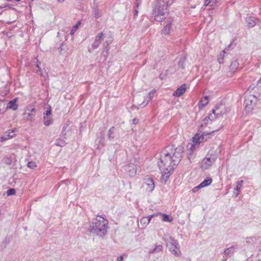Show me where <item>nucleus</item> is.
I'll list each match as a JSON object with an SVG mask.
<instances>
[{
    "instance_id": "obj_17",
    "label": "nucleus",
    "mask_w": 261,
    "mask_h": 261,
    "mask_svg": "<svg viewBox=\"0 0 261 261\" xmlns=\"http://www.w3.org/2000/svg\"><path fill=\"white\" fill-rule=\"evenodd\" d=\"M171 28H172V22L170 21H167L165 27H164V29L162 30L163 33L165 35L169 34L170 33Z\"/></svg>"
},
{
    "instance_id": "obj_22",
    "label": "nucleus",
    "mask_w": 261,
    "mask_h": 261,
    "mask_svg": "<svg viewBox=\"0 0 261 261\" xmlns=\"http://www.w3.org/2000/svg\"><path fill=\"white\" fill-rule=\"evenodd\" d=\"M53 123V119L51 117H43V123L45 126H49Z\"/></svg>"
},
{
    "instance_id": "obj_45",
    "label": "nucleus",
    "mask_w": 261,
    "mask_h": 261,
    "mask_svg": "<svg viewBox=\"0 0 261 261\" xmlns=\"http://www.w3.org/2000/svg\"><path fill=\"white\" fill-rule=\"evenodd\" d=\"M135 13H136V14H137L138 13V11H136Z\"/></svg>"
},
{
    "instance_id": "obj_18",
    "label": "nucleus",
    "mask_w": 261,
    "mask_h": 261,
    "mask_svg": "<svg viewBox=\"0 0 261 261\" xmlns=\"http://www.w3.org/2000/svg\"><path fill=\"white\" fill-rule=\"evenodd\" d=\"M17 99H14L13 100L9 101L7 105V109H10L13 110L17 109V105H16Z\"/></svg>"
},
{
    "instance_id": "obj_39",
    "label": "nucleus",
    "mask_w": 261,
    "mask_h": 261,
    "mask_svg": "<svg viewBox=\"0 0 261 261\" xmlns=\"http://www.w3.org/2000/svg\"><path fill=\"white\" fill-rule=\"evenodd\" d=\"M5 163H6V164H7L10 165V164H11V160H10V159H8H8H7L6 160V161H5Z\"/></svg>"
},
{
    "instance_id": "obj_36",
    "label": "nucleus",
    "mask_w": 261,
    "mask_h": 261,
    "mask_svg": "<svg viewBox=\"0 0 261 261\" xmlns=\"http://www.w3.org/2000/svg\"><path fill=\"white\" fill-rule=\"evenodd\" d=\"M143 98L142 97H137L135 100V103L137 105V106H139L137 105V100L139 103H142L143 101H142Z\"/></svg>"
},
{
    "instance_id": "obj_38",
    "label": "nucleus",
    "mask_w": 261,
    "mask_h": 261,
    "mask_svg": "<svg viewBox=\"0 0 261 261\" xmlns=\"http://www.w3.org/2000/svg\"><path fill=\"white\" fill-rule=\"evenodd\" d=\"M133 122L134 124H137L139 122V120L137 118H134L133 120Z\"/></svg>"
},
{
    "instance_id": "obj_27",
    "label": "nucleus",
    "mask_w": 261,
    "mask_h": 261,
    "mask_svg": "<svg viewBox=\"0 0 261 261\" xmlns=\"http://www.w3.org/2000/svg\"><path fill=\"white\" fill-rule=\"evenodd\" d=\"M212 182V180L211 178H209L204 180L200 184L202 188L205 187L208 185H210Z\"/></svg>"
},
{
    "instance_id": "obj_47",
    "label": "nucleus",
    "mask_w": 261,
    "mask_h": 261,
    "mask_svg": "<svg viewBox=\"0 0 261 261\" xmlns=\"http://www.w3.org/2000/svg\"><path fill=\"white\" fill-rule=\"evenodd\" d=\"M258 261H261V260H258Z\"/></svg>"
},
{
    "instance_id": "obj_34",
    "label": "nucleus",
    "mask_w": 261,
    "mask_h": 261,
    "mask_svg": "<svg viewBox=\"0 0 261 261\" xmlns=\"http://www.w3.org/2000/svg\"><path fill=\"white\" fill-rule=\"evenodd\" d=\"M15 194V190L14 189H10L7 191V196L13 195Z\"/></svg>"
},
{
    "instance_id": "obj_26",
    "label": "nucleus",
    "mask_w": 261,
    "mask_h": 261,
    "mask_svg": "<svg viewBox=\"0 0 261 261\" xmlns=\"http://www.w3.org/2000/svg\"><path fill=\"white\" fill-rule=\"evenodd\" d=\"M108 137L109 140H112L115 138L114 136V128L113 127H111L108 131Z\"/></svg>"
},
{
    "instance_id": "obj_9",
    "label": "nucleus",
    "mask_w": 261,
    "mask_h": 261,
    "mask_svg": "<svg viewBox=\"0 0 261 261\" xmlns=\"http://www.w3.org/2000/svg\"><path fill=\"white\" fill-rule=\"evenodd\" d=\"M145 187L146 191L151 192L154 189V184L152 179L147 178L145 179Z\"/></svg>"
},
{
    "instance_id": "obj_10",
    "label": "nucleus",
    "mask_w": 261,
    "mask_h": 261,
    "mask_svg": "<svg viewBox=\"0 0 261 261\" xmlns=\"http://www.w3.org/2000/svg\"><path fill=\"white\" fill-rule=\"evenodd\" d=\"M187 86L186 84H182L180 87L178 88L173 93V95L175 97H180L186 91Z\"/></svg>"
},
{
    "instance_id": "obj_13",
    "label": "nucleus",
    "mask_w": 261,
    "mask_h": 261,
    "mask_svg": "<svg viewBox=\"0 0 261 261\" xmlns=\"http://www.w3.org/2000/svg\"><path fill=\"white\" fill-rule=\"evenodd\" d=\"M158 216L157 214L149 215L148 217H143L140 220V224L142 226H147L150 222L152 218Z\"/></svg>"
},
{
    "instance_id": "obj_44",
    "label": "nucleus",
    "mask_w": 261,
    "mask_h": 261,
    "mask_svg": "<svg viewBox=\"0 0 261 261\" xmlns=\"http://www.w3.org/2000/svg\"><path fill=\"white\" fill-rule=\"evenodd\" d=\"M37 67L38 68V69H39V64H37Z\"/></svg>"
},
{
    "instance_id": "obj_43",
    "label": "nucleus",
    "mask_w": 261,
    "mask_h": 261,
    "mask_svg": "<svg viewBox=\"0 0 261 261\" xmlns=\"http://www.w3.org/2000/svg\"><path fill=\"white\" fill-rule=\"evenodd\" d=\"M59 2H63L64 0H58Z\"/></svg>"
},
{
    "instance_id": "obj_16",
    "label": "nucleus",
    "mask_w": 261,
    "mask_h": 261,
    "mask_svg": "<svg viewBox=\"0 0 261 261\" xmlns=\"http://www.w3.org/2000/svg\"><path fill=\"white\" fill-rule=\"evenodd\" d=\"M35 115V108H32L31 110V112L29 113H25L24 114V118L27 120H32Z\"/></svg>"
},
{
    "instance_id": "obj_30",
    "label": "nucleus",
    "mask_w": 261,
    "mask_h": 261,
    "mask_svg": "<svg viewBox=\"0 0 261 261\" xmlns=\"http://www.w3.org/2000/svg\"><path fill=\"white\" fill-rule=\"evenodd\" d=\"M51 108L50 105H48L46 108V111L44 113V116L43 117H48L49 115H51Z\"/></svg>"
},
{
    "instance_id": "obj_5",
    "label": "nucleus",
    "mask_w": 261,
    "mask_h": 261,
    "mask_svg": "<svg viewBox=\"0 0 261 261\" xmlns=\"http://www.w3.org/2000/svg\"><path fill=\"white\" fill-rule=\"evenodd\" d=\"M257 98L255 96L246 93L245 99V110L247 112H250L255 106Z\"/></svg>"
},
{
    "instance_id": "obj_1",
    "label": "nucleus",
    "mask_w": 261,
    "mask_h": 261,
    "mask_svg": "<svg viewBox=\"0 0 261 261\" xmlns=\"http://www.w3.org/2000/svg\"><path fill=\"white\" fill-rule=\"evenodd\" d=\"M183 148L178 146L173 149L166 148L161 152L158 166L162 173L161 181L165 182L174 168L180 162Z\"/></svg>"
},
{
    "instance_id": "obj_20",
    "label": "nucleus",
    "mask_w": 261,
    "mask_h": 261,
    "mask_svg": "<svg viewBox=\"0 0 261 261\" xmlns=\"http://www.w3.org/2000/svg\"><path fill=\"white\" fill-rule=\"evenodd\" d=\"M243 181L242 180L238 181L237 182V186L235 189L236 192L234 193L235 197H238L241 191V189L242 187V183Z\"/></svg>"
},
{
    "instance_id": "obj_3",
    "label": "nucleus",
    "mask_w": 261,
    "mask_h": 261,
    "mask_svg": "<svg viewBox=\"0 0 261 261\" xmlns=\"http://www.w3.org/2000/svg\"><path fill=\"white\" fill-rule=\"evenodd\" d=\"M109 227L108 221L100 216H97L90 224L89 231L93 235L103 238Z\"/></svg>"
},
{
    "instance_id": "obj_29",
    "label": "nucleus",
    "mask_w": 261,
    "mask_h": 261,
    "mask_svg": "<svg viewBox=\"0 0 261 261\" xmlns=\"http://www.w3.org/2000/svg\"><path fill=\"white\" fill-rule=\"evenodd\" d=\"M163 249V246L161 245H157L156 247L153 249L152 250L150 251V253H156L162 251Z\"/></svg>"
},
{
    "instance_id": "obj_19",
    "label": "nucleus",
    "mask_w": 261,
    "mask_h": 261,
    "mask_svg": "<svg viewBox=\"0 0 261 261\" xmlns=\"http://www.w3.org/2000/svg\"><path fill=\"white\" fill-rule=\"evenodd\" d=\"M231 44H230L227 47H226L222 52H221L218 56V61L219 63H223L224 55L226 53V50H228V48L231 46Z\"/></svg>"
},
{
    "instance_id": "obj_40",
    "label": "nucleus",
    "mask_w": 261,
    "mask_h": 261,
    "mask_svg": "<svg viewBox=\"0 0 261 261\" xmlns=\"http://www.w3.org/2000/svg\"><path fill=\"white\" fill-rule=\"evenodd\" d=\"M103 140H104V138H99V142H101V143H103ZM103 146V144H102V146Z\"/></svg>"
},
{
    "instance_id": "obj_35",
    "label": "nucleus",
    "mask_w": 261,
    "mask_h": 261,
    "mask_svg": "<svg viewBox=\"0 0 261 261\" xmlns=\"http://www.w3.org/2000/svg\"><path fill=\"white\" fill-rule=\"evenodd\" d=\"M201 188H202V187L201 186L200 184H199L198 186L194 187L193 189H192V192L193 193H195V192H197L199 190L201 189Z\"/></svg>"
},
{
    "instance_id": "obj_12",
    "label": "nucleus",
    "mask_w": 261,
    "mask_h": 261,
    "mask_svg": "<svg viewBox=\"0 0 261 261\" xmlns=\"http://www.w3.org/2000/svg\"><path fill=\"white\" fill-rule=\"evenodd\" d=\"M15 130H9L8 132H6L5 135L0 137V142H3L5 140H8L14 137L15 135L12 134L15 132Z\"/></svg>"
},
{
    "instance_id": "obj_24",
    "label": "nucleus",
    "mask_w": 261,
    "mask_h": 261,
    "mask_svg": "<svg viewBox=\"0 0 261 261\" xmlns=\"http://www.w3.org/2000/svg\"><path fill=\"white\" fill-rule=\"evenodd\" d=\"M208 102V98L207 96H204L203 98L200 101L199 105L201 107H203L207 105Z\"/></svg>"
},
{
    "instance_id": "obj_23",
    "label": "nucleus",
    "mask_w": 261,
    "mask_h": 261,
    "mask_svg": "<svg viewBox=\"0 0 261 261\" xmlns=\"http://www.w3.org/2000/svg\"><path fill=\"white\" fill-rule=\"evenodd\" d=\"M219 0H205L204 6H207L210 5L211 6H214L217 5Z\"/></svg>"
},
{
    "instance_id": "obj_15",
    "label": "nucleus",
    "mask_w": 261,
    "mask_h": 261,
    "mask_svg": "<svg viewBox=\"0 0 261 261\" xmlns=\"http://www.w3.org/2000/svg\"><path fill=\"white\" fill-rule=\"evenodd\" d=\"M127 172L130 176H134L137 173L136 166L134 164L129 165L127 167Z\"/></svg>"
},
{
    "instance_id": "obj_41",
    "label": "nucleus",
    "mask_w": 261,
    "mask_h": 261,
    "mask_svg": "<svg viewBox=\"0 0 261 261\" xmlns=\"http://www.w3.org/2000/svg\"><path fill=\"white\" fill-rule=\"evenodd\" d=\"M56 144L57 146H62L61 144H59V143H56Z\"/></svg>"
},
{
    "instance_id": "obj_8",
    "label": "nucleus",
    "mask_w": 261,
    "mask_h": 261,
    "mask_svg": "<svg viewBox=\"0 0 261 261\" xmlns=\"http://www.w3.org/2000/svg\"><path fill=\"white\" fill-rule=\"evenodd\" d=\"M155 92V90L154 89V90H152L151 91H150L148 94V95H147V96L146 97H143L144 100H143V101L142 102V103H139L137 101V105L139 106V107H141V108H143V107H145L148 104V103L153 98Z\"/></svg>"
},
{
    "instance_id": "obj_11",
    "label": "nucleus",
    "mask_w": 261,
    "mask_h": 261,
    "mask_svg": "<svg viewBox=\"0 0 261 261\" xmlns=\"http://www.w3.org/2000/svg\"><path fill=\"white\" fill-rule=\"evenodd\" d=\"M103 35V33L101 32L96 36L95 40L92 44V47L93 49H96L99 46Z\"/></svg>"
},
{
    "instance_id": "obj_4",
    "label": "nucleus",
    "mask_w": 261,
    "mask_h": 261,
    "mask_svg": "<svg viewBox=\"0 0 261 261\" xmlns=\"http://www.w3.org/2000/svg\"><path fill=\"white\" fill-rule=\"evenodd\" d=\"M167 9V5L162 4L161 2L157 6L154 11V19L158 22L163 21L166 18Z\"/></svg>"
},
{
    "instance_id": "obj_33",
    "label": "nucleus",
    "mask_w": 261,
    "mask_h": 261,
    "mask_svg": "<svg viewBox=\"0 0 261 261\" xmlns=\"http://www.w3.org/2000/svg\"><path fill=\"white\" fill-rule=\"evenodd\" d=\"M36 166V163L32 161L29 162L28 164V167L32 169H34Z\"/></svg>"
},
{
    "instance_id": "obj_25",
    "label": "nucleus",
    "mask_w": 261,
    "mask_h": 261,
    "mask_svg": "<svg viewBox=\"0 0 261 261\" xmlns=\"http://www.w3.org/2000/svg\"><path fill=\"white\" fill-rule=\"evenodd\" d=\"M236 248V246H232L231 247H229V248H228L227 249H226L224 251V254L226 255H229V254H233V249H234Z\"/></svg>"
},
{
    "instance_id": "obj_32",
    "label": "nucleus",
    "mask_w": 261,
    "mask_h": 261,
    "mask_svg": "<svg viewBox=\"0 0 261 261\" xmlns=\"http://www.w3.org/2000/svg\"><path fill=\"white\" fill-rule=\"evenodd\" d=\"M185 60V58L182 57L180 59V60L178 61V65L179 67L183 69L184 68V62Z\"/></svg>"
},
{
    "instance_id": "obj_21",
    "label": "nucleus",
    "mask_w": 261,
    "mask_h": 261,
    "mask_svg": "<svg viewBox=\"0 0 261 261\" xmlns=\"http://www.w3.org/2000/svg\"><path fill=\"white\" fill-rule=\"evenodd\" d=\"M158 215H161L162 216L163 221L164 222H171L173 220V218L168 215L162 214L161 213H156Z\"/></svg>"
},
{
    "instance_id": "obj_37",
    "label": "nucleus",
    "mask_w": 261,
    "mask_h": 261,
    "mask_svg": "<svg viewBox=\"0 0 261 261\" xmlns=\"http://www.w3.org/2000/svg\"><path fill=\"white\" fill-rule=\"evenodd\" d=\"M123 257L122 255H120L117 258V261H123Z\"/></svg>"
},
{
    "instance_id": "obj_31",
    "label": "nucleus",
    "mask_w": 261,
    "mask_h": 261,
    "mask_svg": "<svg viewBox=\"0 0 261 261\" xmlns=\"http://www.w3.org/2000/svg\"><path fill=\"white\" fill-rule=\"evenodd\" d=\"M81 24L80 22L79 21L77 23L75 24L72 28L71 32L70 34L73 35L75 32L76 31V30L78 29L79 25Z\"/></svg>"
},
{
    "instance_id": "obj_7",
    "label": "nucleus",
    "mask_w": 261,
    "mask_h": 261,
    "mask_svg": "<svg viewBox=\"0 0 261 261\" xmlns=\"http://www.w3.org/2000/svg\"><path fill=\"white\" fill-rule=\"evenodd\" d=\"M216 160V156L215 155L211 154L210 156L207 155V156L202 161L201 167L203 169H206L212 165Z\"/></svg>"
},
{
    "instance_id": "obj_14",
    "label": "nucleus",
    "mask_w": 261,
    "mask_h": 261,
    "mask_svg": "<svg viewBox=\"0 0 261 261\" xmlns=\"http://www.w3.org/2000/svg\"><path fill=\"white\" fill-rule=\"evenodd\" d=\"M246 20L248 25L249 27H253L255 26L258 21L257 19L254 17H248L246 18Z\"/></svg>"
},
{
    "instance_id": "obj_2",
    "label": "nucleus",
    "mask_w": 261,
    "mask_h": 261,
    "mask_svg": "<svg viewBox=\"0 0 261 261\" xmlns=\"http://www.w3.org/2000/svg\"><path fill=\"white\" fill-rule=\"evenodd\" d=\"M224 113V105L221 104L217 105L215 107V109L213 110V113L203 120L201 125L199 128L198 133L192 138V144H189L188 145V147H189V149L191 150V151H192L193 149H195V147L197 146L202 140H206L207 138H205V136L213 134L222 128L223 126L221 125L218 129H216L211 132L204 130V127H206L210 122H211L214 118L220 116Z\"/></svg>"
},
{
    "instance_id": "obj_28",
    "label": "nucleus",
    "mask_w": 261,
    "mask_h": 261,
    "mask_svg": "<svg viewBox=\"0 0 261 261\" xmlns=\"http://www.w3.org/2000/svg\"><path fill=\"white\" fill-rule=\"evenodd\" d=\"M239 65V62L237 61H233L230 65V70L231 71H234L237 68Z\"/></svg>"
},
{
    "instance_id": "obj_6",
    "label": "nucleus",
    "mask_w": 261,
    "mask_h": 261,
    "mask_svg": "<svg viewBox=\"0 0 261 261\" xmlns=\"http://www.w3.org/2000/svg\"><path fill=\"white\" fill-rule=\"evenodd\" d=\"M170 251L172 253L176 256H179L181 252L179 250V247L178 242L173 238L170 237L169 239V242L167 244Z\"/></svg>"
},
{
    "instance_id": "obj_46",
    "label": "nucleus",
    "mask_w": 261,
    "mask_h": 261,
    "mask_svg": "<svg viewBox=\"0 0 261 261\" xmlns=\"http://www.w3.org/2000/svg\"><path fill=\"white\" fill-rule=\"evenodd\" d=\"M99 148H100L99 146H97V149H99Z\"/></svg>"
},
{
    "instance_id": "obj_42",
    "label": "nucleus",
    "mask_w": 261,
    "mask_h": 261,
    "mask_svg": "<svg viewBox=\"0 0 261 261\" xmlns=\"http://www.w3.org/2000/svg\"><path fill=\"white\" fill-rule=\"evenodd\" d=\"M4 111H2V110L0 109V114L4 113Z\"/></svg>"
}]
</instances>
